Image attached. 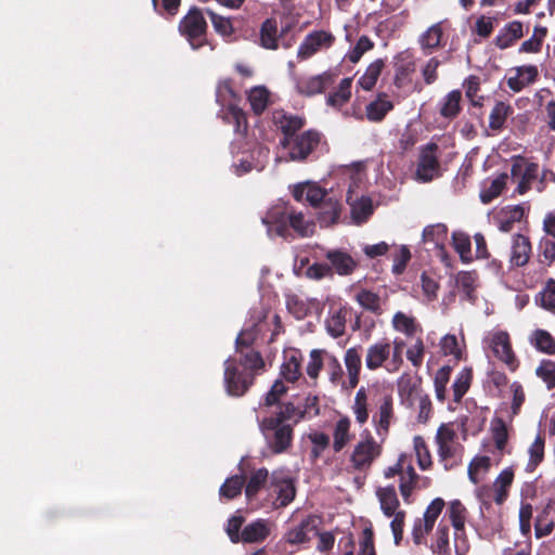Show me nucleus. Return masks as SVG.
Instances as JSON below:
<instances>
[{
    "label": "nucleus",
    "mask_w": 555,
    "mask_h": 555,
    "mask_svg": "<svg viewBox=\"0 0 555 555\" xmlns=\"http://www.w3.org/2000/svg\"><path fill=\"white\" fill-rule=\"evenodd\" d=\"M270 237L285 236L288 225L300 236H310L314 231V223L306 219L301 211L288 209L286 206L278 205L268 210L262 218Z\"/></svg>",
    "instance_id": "f257e3e1"
},
{
    "label": "nucleus",
    "mask_w": 555,
    "mask_h": 555,
    "mask_svg": "<svg viewBox=\"0 0 555 555\" xmlns=\"http://www.w3.org/2000/svg\"><path fill=\"white\" fill-rule=\"evenodd\" d=\"M383 442L377 441L369 429L360 434V439L353 446L349 462L354 470L366 472L372 464L382 455Z\"/></svg>",
    "instance_id": "f03ea898"
},
{
    "label": "nucleus",
    "mask_w": 555,
    "mask_h": 555,
    "mask_svg": "<svg viewBox=\"0 0 555 555\" xmlns=\"http://www.w3.org/2000/svg\"><path fill=\"white\" fill-rule=\"evenodd\" d=\"M259 428L272 454L286 452L293 442V425L280 423L278 418L266 417L259 423Z\"/></svg>",
    "instance_id": "7ed1b4c3"
},
{
    "label": "nucleus",
    "mask_w": 555,
    "mask_h": 555,
    "mask_svg": "<svg viewBox=\"0 0 555 555\" xmlns=\"http://www.w3.org/2000/svg\"><path fill=\"white\" fill-rule=\"evenodd\" d=\"M454 429L442 424L436 434L435 440L438 446V456L446 469H451L462 462V447L455 441Z\"/></svg>",
    "instance_id": "20e7f679"
},
{
    "label": "nucleus",
    "mask_w": 555,
    "mask_h": 555,
    "mask_svg": "<svg viewBox=\"0 0 555 555\" xmlns=\"http://www.w3.org/2000/svg\"><path fill=\"white\" fill-rule=\"evenodd\" d=\"M320 142L317 131L308 130L292 138L281 139L280 144L287 151L288 160L301 162L314 150Z\"/></svg>",
    "instance_id": "39448f33"
},
{
    "label": "nucleus",
    "mask_w": 555,
    "mask_h": 555,
    "mask_svg": "<svg viewBox=\"0 0 555 555\" xmlns=\"http://www.w3.org/2000/svg\"><path fill=\"white\" fill-rule=\"evenodd\" d=\"M438 146L435 143H428L420 151L414 180L421 183H427L440 177L441 169L438 160Z\"/></svg>",
    "instance_id": "423d86ee"
},
{
    "label": "nucleus",
    "mask_w": 555,
    "mask_h": 555,
    "mask_svg": "<svg viewBox=\"0 0 555 555\" xmlns=\"http://www.w3.org/2000/svg\"><path fill=\"white\" fill-rule=\"evenodd\" d=\"M207 24L201 10L193 8L181 20L179 30L193 50L199 49L205 42Z\"/></svg>",
    "instance_id": "0eeeda50"
},
{
    "label": "nucleus",
    "mask_w": 555,
    "mask_h": 555,
    "mask_svg": "<svg viewBox=\"0 0 555 555\" xmlns=\"http://www.w3.org/2000/svg\"><path fill=\"white\" fill-rule=\"evenodd\" d=\"M254 382V374L240 370L235 359L224 361V386L228 395L243 396Z\"/></svg>",
    "instance_id": "6e6552de"
},
{
    "label": "nucleus",
    "mask_w": 555,
    "mask_h": 555,
    "mask_svg": "<svg viewBox=\"0 0 555 555\" xmlns=\"http://www.w3.org/2000/svg\"><path fill=\"white\" fill-rule=\"evenodd\" d=\"M485 347L489 348L495 358L504 362L511 371L518 367V361L512 349L509 335L504 331L489 333L483 339Z\"/></svg>",
    "instance_id": "1a4fd4ad"
},
{
    "label": "nucleus",
    "mask_w": 555,
    "mask_h": 555,
    "mask_svg": "<svg viewBox=\"0 0 555 555\" xmlns=\"http://www.w3.org/2000/svg\"><path fill=\"white\" fill-rule=\"evenodd\" d=\"M391 351L388 339H380L369 345L364 358L366 369L369 371L385 369L389 373L398 372L399 370L390 369Z\"/></svg>",
    "instance_id": "9d476101"
},
{
    "label": "nucleus",
    "mask_w": 555,
    "mask_h": 555,
    "mask_svg": "<svg viewBox=\"0 0 555 555\" xmlns=\"http://www.w3.org/2000/svg\"><path fill=\"white\" fill-rule=\"evenodd\" d=\"M444 507V501L437 498L427 506L422 519H417L413 527V541L415 544L425 542V535L433 530L434 525Z\"/></svg>",
    "instance_id": "9b49d317"
},
{
    "label": "nucleus",
    "mask_w": 555,
    "mask_h": 555,
    "mask_svg": "<svg viewBox=\"0 0 555 555\" xmlns=\"http://www.w3.org/2000/svg\"><path fill=\"white\" fill-rule=\"evenodd\" d=\"M334 42L332 34L324 30L308 34L300 43L297 56L300 60H308L319 51L330 48Z\"/></svg>",
    "instance_id": "f8f14e48"
},
{
    "label": "nucleus",
    "mask_w": 555,
    "mask_h": 555,
    "mask_svg": "<svg viewBox=\"0 0 555 555\" xmlns=\"http://www.w3.org/2000/svg\"><path fill=\"white\" fill-rule=\"evenodd\" d=\"M393 402L390 396H383L379 400L376 412L372 416L377 437L385 441L389 434L390 424L393 420Z\"/></svg>",
    "instance_id": "ddd939ff"
},
{
    "label": "nucleus",
    "mask_w": 555,
    "mask_h": 555,
    "mask_svg": "<svg viewBox=\"0 0 555 555\" xmlns=\"http://www.w3.org/2000/svg\"><path fill=\"white\" fill-rule=\"evenodd\" d=\"M539 175V166L535 163H526L524 160L516 162L512 165L511 176L517 183L516 191L525 194L530 190L531 183L537 180Z\"/></svg>",
    "instance_id": "4468645a"
},
{
    "label": "nucleus",
    "mask_w": 555,
    "mask_h": 555,
    "mask_svg": "<svg viewBox=\"0 0 555 555\" xmlns=\"http://www.w3.org/2000/svg\"><path fill=\"white\" fill-rule=\"evenodd\" d=\"M334 82V75L324 72L315 76H305L296 79L297 91L306 96H312L322 93L327 87Z\"/></svg>",
    "instance_id": "2eb2a0df"
},
{
    "label": "nucleus",
    "mask_w": 555,
    "mask_h": 555,
    "mask_svg": "<svg viewBox=\"0 0 555 555\" xmlns=\"http://www.w3.org/2000/svg\"><path fill=\"white\" fill-rule=\"evenodd\" d=\"M331 192L322 189L317 182L305 181L293 188V196L297 202H306L312 207L319 206Z\"/></svg>",
    "instance_id": "dca6fc26"
},
{
    "label": "nucleus",
    "mask_w": 555,
    "mask_h": 555,
    "mask_svg": "<svg viewBox=\"0 0 555 555\" xmlns=\"http://www.w3.org/2000/svg\"><path fill=\"white\" fill-rule=\"evenodd\" d=\"M449 518L455 530V543L454 548L456 555H465L468 551V544L465 540H461L459 534L463 532L465 525V507L462 505L460 501L451 502L449 506Z\"/></svg>",
    "instance_id": "f3484780"
},
{
    "label": "nucleus",
    "mask_w": 555,
    "mask_h": 555,
    "mask_svg": "<svg viewBox=\"0 0 555 555\" xmlns=\"http://www.w3.org/2000/svg\"><path fill=\"white\" fill-rule=\"evenodd\" d=\"M344 364L348 377V386L356 388L360 382L362 369V348L361 346L350 347L344 354Z\"/></svg>",
    "instance_id": "a211bd4d"
},
{
    "label": "nucleus",
    "mask_w": 555,
    "mask_h": 555,
    "mask_svg": "<svg viewBox=\"0 0 555 555\" xmlns=\"http://www.w3.org/2000/svg\"><path fill=\"white\" fill-rule=\"evenodd\" d=\"M531 256V243L522 234H515L512 237L509 264L512 268L524 267L529 262Z\"/></svg>",
    "instance_id": "6ab92c4d"
},
{
    "label": "nucleus",
    "mask_w": 555,
    "mask_h": 555,
    "mask_svg": "<svg viewBox=\"0 0 555 555\" xmlns=\"http://www.w3.org/2000/svg\"><path fill=\"white\" fill-rule=\"evenodd\" d=\"M513 70L515 75L507 78V86L514 92H520L524 88L533 83L539 76L535 65L517 66Z\"/></svg>",
    "instance_id": "aec40b11"
},
{
    "label": "nucleus",
    "mask_w": 555,
    "mask_h": 555,
    "mask_svg": "<svg viewBox=\"0 0 555 555\" xmlns=\"http://www.w3.org/2000/svg\"><path fill=\"white\" fill-rule=\"evenodd\" d=\"M315 208H319L318 220L322 227H328L338 221L341 205L333 192H331L328 196Z\"/></svg>",
    "instance_id": "412c9836"
},
{
    "label": "nucleus",
    "mask_w": 555,
    "mask_h": 555,
    "mask_svg": "<svg viewBox=\"0 0 555 555\" xmlns=\"http://www.w3.org/2000/svg\"><path fill=\"white\" fill-rule=\"evenodd\" d=\"M325 257L331 262V268L339 275H349L357 267L356 260L349 254L339 249L328 250Z\"/></svg>",
    "instance_id": "4be33fe9"
},
{
    "label": "nucleus",
    "mask_w": 555,
    "mask_h": 555,
    "mask_svg": "<svg viewBox=\"0 0 555 555\" xmlns=\"http://www.w3.org/2000/svg\"><path fill=\"white\" fill-rule=\"evenodd\" d=\"M443 22H438L429 26L418 37V43L425 54H430L434 50L441 46L443 36Z\"/></svg>",
    "instance_id": "5701e85b"
},
{
    "label": "nucleus",
    "mask_w": 555,
    "mask_h": 555,
    "mask_svg": "<svg viewBox=\"0 0 555 555\" xmlns=\"http://www.w3.org/2000/svg\"><path fill=\"white\" fill-rule=\"evenodd\" d=\"M524 36L522 23L513 21L506 24L494 39L495 46L501 49H507L513 43Z\"/></svg>",
    "instance_id": "b1692460"
},
{
    "label": "nucleus",
    "mask_w": 555,
    "mask_h": 555,
    "mask_svg": "<svg viewBox=\"0 0 555 555\" xmlns=\"http://www.w3.org/2000/svg\"><path fill=\"white\" fill-rule=\"evenodd\" d=\"M351 421L348 416H341L334 425L333 429V450L338 453L346 448L352 440L350 433Z\"/></svg>",
    "instance_id": "393cba45"
},
{
    "label": "nucleus",
    "mask_w": 555,
    "mask_h": 555,
    "mask_svg": "<svg viewBox=\"0 0 555 555\" xmlns=\"http://www.w3.org/2000/svg\"><path fill=\"white\" fill-rule=\"evenodd\" d=\"M273 120L276 127L282 131L283 139L296 135V132L304 127L302 118L288 115L284 112H275L273 115Z\"/></svg>",
    "instance_id": "a878e982"
},
{
    "label": "nucleus",
    "mask_w": 555,
    "mask_h": 555,
    "mask_svg": "<svg viewBox=\"0 0 555 555\" xmlns=\"http://www.w3.org/2000/svg\"><path fill=\"white\" fill-rule=\"evenodd\" d=\"M281 375L289 383H295L301 376V354L298 350L285 353Z\"/></svg>",
    "instance_id": "bb28decb"
},
{
    "label": "nucleus",
    "mask_w": 555,
    "mask_h": 555,
    "mask_svg": "<svg viewBox=\"0 0 555 555\" xmlns=\"http://www.w3.org/2000/svg\"><path fill=\"white\" fill-rule=\"evenodd\" d=\"M376 496L380 509L386 517L390 518L395 512L400 511V502L393 486L378 488L376 490Z\"/></svg>",
    "instance_id": "cd10ccee"
},
{
    "label": "nucleus",
    "mask_w": 555,
    "mask_h": 555,
    "mask_svg": "<svg viewBox=\"0 0 555 555\" xmlns=\"http://www.w3.org/2000/svg\"><path fill=\"white\" fill-rule=\"evenodd\" d=\"M317 530V520L314 517H307L306 519L301 520V522L291 529L286 535L285 540L289 544H301L307 541H309V532Z\"/></svg>",
    "instance_id": "c85d7f7f"
},
{
    "label": "nucleus",
    "mask_w": 555,
    "mask_h": 555,
    "mask_svg": "<svg viewBox=\"0 0 555 555\" xmlns=\"http://www.w3.org/2000/svg\"><path fill=\"white\" fill-rule=\"evenodd\" d=\"M456 287L463 293L467 300H474L475 289L478 286V275L475 271H460L454 275Z\"/></svg>",
    "instance_id": "c756f323"
},
{
    "label": "nucleus",
    "mask_w": 555,
    "mask_h": 555,
    "mask_svg": "<svg viewBox=\"0 0 555 555\" xmlns=\"http://www.w3.org/2000/svg\"><path fill=\"white\" fill-rule=\"evenodd\" d=\"M314 305L315 299H308L299 295H288L286 297L287 310L298 320L306 318Z\"/></svg>",
    "instance_id": "7c9ffc66"
},
{
    "label": "nucleus",
    "mask_w": 555,
    "mask_h": 555,
    "mask_svg": "<svg viewBox=\"0 0 555 555\" xmlns=\"http://www.w3.org/2000/svg\"><path fill=\"white\" fill-rule=\"evenodd\" d=\"M270 533L268 522L263 519H257L248 524L242 531V541L246 543H257L263 541Z\"/></svg>",
    "instance_id": "2f4dec72"
},
{
    "label": "nucleus",
    "mask_w": 555,
    "mask_h": 555,
    "mask_svg": "<svg viewBox=\"0 0 555 555\" xmlns=\"http://www.w3.org/2000/svg\"><path fill=\"white\" fill-rule=\"evenodd\" d=\"M352 413L354 415L356 422L362 426L369 420V397L367 391L364 387H361L356 392L353 403L351 405Z\"/></svg>",
    "instance_id": "473e14b6"
},
{
    "label": "nucleus",
    "mask_w": 555,
    "mask_h": 555,
    "mask_svg": "<svg viewBox=\"0 0 555 555\" xmlns=\"http://www.w3.org/2000/svg\"><path fill=\"white\" fill-rule=\"evenodd\" d=\"M347 202L350 205L352 220L357 224L364 222L373 212L372 201L369 197L362 196L352 202L351 196L348 195Z\"/></svg>",
    "instance_id": "72a5a7b5"
},
{
    "label": "nucleus",
    "mask_w": 555,
    "mask_h": 555,
    "mask_svg": "<svg viewBox=\"0 0 555 555\" xmlns=\"http://www.w3.org/2000/svg\"><path fill=\"white\" fill-rule=\"evenodd\" d=\"M452 245L462 262L469 263L473 261L472 242L468 234L463 231H454L452 233Z\"/></svg>",
    "instance_id": "f704fd0d"
},
{
    "label": "nucleus",
    "mask_w": 555,
    "mask_h": 555,
    "mask_svg": "<svg viewBox=\"0 0 555 555\" xmlns=\"http://www.w3.org/2000/svg\"><path fill=\"white\" fill-rule=\"evenodd\" d=\"M392 108V102L386 95H379L366 106V117L371 121H380Z\"/></svg>",
    "instance_id": "c9c22d12"
},
{
    "label": "nucleus",
    "mask_w": 555,
    "mask_h": 555,
    "mask_svg": "<svg viewBox=\"0 0 555 555\" xmlns=\"http://www.w3.org/2000/svg\"><path fill=\"white\" fill-rule=\"evenodd\" d=\"M391 323L395 331L400 332L408 337H412L417 331L421 330L420 325L413 317L408 315L401 311L395 313Z\"/></svg>",
    "instance_id": "e433bc0d"
},
{
    "label": "nucleus",
    "mask_w": 555,
    "mask_h": 555,
    "mask_svg": "<svg viewBox=\"0 0 555 555\" xmlns=\"http://www.w3.org/2000/svg\"><path fill=\"white\" fill-rule=\"evenodd\" d=\"M514 479V473L511 468H506L500 473L493 482L495 492L494 501L496 504H502L507 498V490Z\"/></svg>",
    "instance_id": "4c0bfd02"
},
{
    "label": "nucleus",
    "mask_w": 555,
    "mask_h": 555,
    "mask_svg": "<svg viewBox=\"0 0 555 555\" xmlns=\"http://www.w3.org/2000/svg\"><path fill=\"white\" fill-rule=\"evenodd\" d=\"M530 344L539 351L547 354L555 353V339L545 330H535L529 337Z\"/></svg>",
    "instance_id": "58836bf2"
},
{
    "label": "nucleus",
    "mask_w": 555,
    "mask_h": 555,
    "mask_svg": "<svg viewBox=\"0 0 555 555\" xmlns=\"http://www.w3.org/2000/svg\"><path fill=\"white\" fill-rule=\"evenodd\" d=\"M447 234L448 229L443 223L427 225L423 230V242L426 244H433L435 247H439L442 250Z\"/></svg>",
    "instance_id": "ea45409f"
},
{
    "label": "nucleus",
    "mask_w": 555,
    "mask_h": 555,
    "mask_svg": "<svg viewBox=\"0 0 555 555\" xmlns=\"http://www.w3.org/2000/svg\"><path fill=\"white\" fill-rule=\"evenodd\" d=\"M490 431L496 450L503 453L508 440V429L506 423L500 417L493 418L490 423Z\"/></svg>",
    "instance_id": "a19ab883"
},
{
    "label": "nucleus",
    "mask_w": 555,
    "mask_h": 555,
    "mask_svg": "<svg viewBox=\"0 0 555 555\" xmlns=\"http://www.w3.org/2000/svg\"><path fill=\"white\" fill-rule=\"evenodd\" d=\"M462 93L459 90L450 91L440 102L439 112L446 118H453L460 112Z\"/></svg>",
    "instance_id": "79ce46f5"
},
{
    "label": "nucleus",
    "mask_w": 555,
    "mask_h": 555,
    "mask_svg": "<svg viewBox=\"0 0 555 555\" xmlns=\"http://www.w3.org/2000/svg\"><path fill=\"white\" fill-rule=\"evenodd\" d=\"M384 61L380 59L375 60L367 66L365 73L360 77V79L358 80V85L366 91L373 89L382 73Z\"/></svg>",
    "instance_id": "37998d69"
},
{
    "label": "nucleus",
    "mask_w": 555,
    "mask_h": 555,
    "mask_svg": "<svg viewBox=\"0 0 555 555\" xmlns=\"http://www.w3.org/2000/svg\"><path fill=\"white\" fill-rule=\"evenodd\" d=\"M278 27L272 20H266L260 28V44L270 50L278 48Z\"/></svg>",
    "instance_id": "c03bdc74"
},
{
    "label": "nucleus",
    "mask_w": 555,
    "mask_h": 555,
    "mask_svg": "<svg viewBox=\"0 0 555 555\" xmlns=\"http://www.w3.org/2000/svg\"><path fill=\"white\" fill-rule=\"evenodd\" d=\"M513 112L511 105L504 102H496L489 116V127L492 130H501L507 116Z\"/></svg>",
    "instance_id": "a18cd8bd"
},
{
    "label": "nucleus",
    "mask_w": 555,
    "mask_h": 555,
    "mask_svg": "<svg viewBox=\"0 0 555 555\" xmlns=\"http://www.w3.org/2000/svg\"><path fill=\"white\" fill-rule=\"evenodd\" d=\"M327 370H328V379L334 386L340 387V389L344 391H349V390L353 389V387H349L347 385L348 378L347 379L344 378L343 367L336 357L330 356V362H328Z\"/></svg>",
    "instance_id": "49530a36"
},
{
    "label": "nucleus",
    "mask_w": 555,
    "mask_h": 555,
    "mask_svg": "<svg viewBox=\"0 0 555 555\" xmlns=\"http://www.w3.org/2000/svg\"><path fill=\"white\" fill-rule=\"evenodd\" d=\"M356 300L363 309L375 314L382 313V299L377 294L362 289L356 295Z\"/></svg>",
    "instance_id": "de8ad7c7"
},
{
    "label": "nucleus",
    "mask_w": 555,
    "mask_h": 555,
    "mask_svg": "<svg viewBox=\"0 0 555 555\" xmlns=\"http://www.w3.org/2000/svg\"><path fill=\"white\" fill-rule=\"evenodd\" d=\"M306 411H301L293 403L288 402L283 405L281 411L275 415L269 416L270 418H278L280 423L292 424L293 426L299 423L305 417Z\"/></svg>",
    "instance_id": "09e8293b"
},
{
    "label": "nucleus",
    "mask_w": 555,
    "mask_h": 555,
    "mask_svg": "<svg viewBox=\"0 0 555 555\" xmlns=\"http://www.w3.org/2000/svg\"><path fill=\"white\" fill-rule=\"evenodd\" d=\"M544 439L538 435L528 449L529 461L526 465L527 472H533L544 459Z\"/></svg>",
    "instance_id": "8fccbe9b"
},
{
    "label": "nucleus",
    "mask_w": 555,
    "mask_h": 555,
    "mask_svg": "<svg viewBox=\"0 0 555 555\" xmlns=\"http://www.w3.org/2000/svg\"><path fill=\"white\" fill-rule=\"evenodd\" d=\"M351 78H344L339 83L338 90L328 95L327 104L335 107H340L346 102H348L351 96Z\"/></svg>",
    "instance_id": "3c124183"
},
{
    "label": "nucleus",
    "mask_w": 555,
    "mask_h": 555,
    "mask_svg": "<svg viewBox=\"0 0 555 555\" xmlns=\"http://www.w3.org/2000/svg\"><path fill=\"white\" fill-rule=\"evenodd\" d=\"M326 331L332 337H339L345 333L346 315L343 310L333 311L325 322Z\"/></svg>",
    "instance_id": "603ef678"
},
{
    "label": "nucleus",
    "mask_w": 555,
    "mask_h": 555,
    "mask_svg": "<svg viewBox=\"0 0 555 555\" xmlns=\"http://www.w3.org/2000/svg\"><path fill=\"white\" fill-rule=\"evenodd\" d=\"M248 101L256 114H261L268 106L269 91L264 87H254L248 93Z\"/></svg>",
    "instance_id": "864d4df0"
},
{
    "label": "nucleus",
    "mask_w": 555,
    "mask_h": 555,
    "mask_svg": "<svg viewBox=\"0 0 555 555\" xmlns=\"http://www.w3.org/2000/svg\"><path fill=\"white\" fill-rule=\"evenodd\" d=\"M413 447L420 468L426 470L431 466L433 461L424 438L421 436H415L413 439Z\"/></svg>",
    "instance_id": "5fc2aeb1"
},
{
    "label": "nucleus",
    "mask_w": 555,
    "mask_h": 555,
    "mask_svg": "<svg viewBox=\"0 0 555 555\" xmlns=\"http://www.w3.org/2000/svg\"><path fill=\"white\" fill-rule=\"evenodd\" d=\"M307 437L312 443L311 456L313 460H317L328 448L330 436L322 431L312 430L308 434Z\"/></svg>",
    "instance_id": "6e6d98bb"
},
{
    "label": "nucleus",
    "mask_w": 555,
    "mask_h": 555,
    "mask_svg": "<svg viewBox=\"0 0 555 555\" xmlns=\"http://www.w3.org/2000/svg\"><path fill=\"white\" fill-rule=\"evenodd\" d=\"M507 179H508L507 173H501L496 178H494L491 181L490 186L480 193L481 202L485 204H488L493 198L498 197L502 193L503 189L505 188Z\"/></svg>",
    "instance_id": "4d7b16f0"
},
{
    "label": "nucleus",
    "mask_w": 555,
    "mask_h": 555,
    "mask_svg": "<svg viewBox=\"0 0 555 555\" xmlns=\"http://www.w3.org/2000/svg\"><path fill=\"white\" fill-rule=\"evenodd\" d=\"M207 14L217 34L223 38H230L233 35L234 28L231 18L219 15L211 10H207Z\"/></svg>",
    "instance_id": "13d9d810"
},
{
    "label": "nucleus",
    "mask_w": 555,
    "mask_h": 555,
    "mask_svg": "<svg viewBox=\"0 0 555 555\" xmlns=\"http://www.w3.org/2000/svg\"><path fill=\"white\" fill-rule=\"evenodd\" d=\"M472 380V371L468 369L462 370L453 382V398L455 402H460L463 396L467 392Z\"/></svg>",
    "instance_id": "bf43d9fd"
},
{
    "label": "nucleus",
    "mask_w": 555,
    "mask_h": 555,
    "mask_svg": "<svg viewBox=\"0 0 555 555\" xmlns=\"http://www.w3.org/2000/svg\"><path fill=\"white\" fill-rule=\"evenodd\" d=\"M245 479L242 475H235L228 478L220 487V495L227 499H233L241 494Z\"/></svg>",
    "instance_id": "052dcab7"
},
{
    "label": "nucleus",
    "mask_w": 555,
    "mask_h": 555,
    "mask_svg": "<svg viewBox=\"0 0 555 555\" xmlns=\"http://www.w3.org/2000/svg\"><path fill=\"white\" fill-rule=\"evenodd\" d=\"M268 475L269 474L266 468H259L251 475L245 489V493L248 499L255 496L258 491L266 485Z\"/></svg>",
    "instance_id": "680f3d73"
},
{
    "label": "nucleus",
    "mask_w": 555,
    "mask_h": 555,
    "mask_svg": "<svg viewBox=\"0 0 555 555\" xmlns=\"http://www.w3.org/2000/svg\"><path fill=\"white\" fill-rule=\"evenodd\" d=\"M242 354V359L240 364L242 365V370L245 372H250L255 375V371L261 369L263 366V360L259 352L254 350L245 349Z\"/></svg>",
    "instance_id": "e2e57ef3"
},
{
    "label": "nucleus",
    "mask_w": 555,
    "mask_h": 555,
    "mask_svg": "<svg viewBox=\"0 0 555 555\" xmlns=\"http://www.w3.org/2000/svg\"><path fill=\"white\" fill-rule=\"evenodd\" d=\"M326 354L323 349H312L309 354V361L306 366V372L308 376L312 379H315L320 371L323 367V356Z\"/></svg>",
    "instance_id": "0e129e2a"
},
{
    "label": "nucleus",
    "mask_w": 555,
    "mask_h": 555,
    "mask_svg": "<svg viewBox=\"0 0 555 555\" xmlns=\"http://www.w3.org/2000/svg\"><path fill=\"white\" fill-rule=\"evenodd\" d=\"M535 374L546 384L548 389L555 387V362L543 360L537 367Z\"/></svg>",
    "instance_id": "69168bd1"
},
{
    "label": "nucleus",
    "mask_w": 555,
    "mask_h": 555,
    "mask_svg": "<svg viewBox=\"0 0 555 555\" xmlns=\"http://www.w3.org/2000/svg\"><path fill=\"white\" fill-rule=\"evenodd\" d=\"M490 466V457L482 455V456H476L472 460V462L468 465V478L473 483H478V473L483 470H488Z\"/></svg>",
    "instance_id": "338daca9"
},
{
    "label": "nucleus",
    "mask_w": 555,
    "mask_h": 555,
    "mask_svg": "<svg viewBox=\"0 0 555 555\" xmlns=\"http://www.w3.org/2000/svg\"><path fill=\"white\" fill-rule=\"evenodd\" d=\"M373 42L369 37L361 36L356 46L348 52L347 57L351 63H358L362 55L373 48Z\"/></svg>",
    "instance_id": "774afa93"
}]
</instances>
